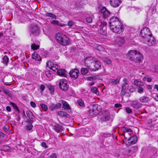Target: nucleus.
Masks as SVG:
<instances>
[{
  "label": "nucleus",
  "instance_id": "f257e3e1",
  "mask_svg": "<svg viewBox=\"0 0 158 158\" xmlns=\"http://www.w3.org/2000/svg\"><path fill=\"white\" fill-rule=\"evenodd\" d=\"M109 24L110 30L115 33L120 34L124 31L123 24L117 17H111L109 20Z\"/></svg>",
  "mask_w": 158,
  "mask_h": 158
},
{
  "label": "nucleus",
  "instance_id": "37998d69",
  "mask_svg": "<svg viewBox=\"0 0 158 158\" xmlns=\"http://www.w3.org/2000/svg\"><path fill=\"white\" fill-rule=\"evenodd\" d=\"M3 148V150L5 151H9L11 149L10 147L7 145H4Z\"/></svg>",
  "mask_w": 158,
  "mask_h": 158
},
{
  "label": "nucleus",
  "instance_id": "052dcab7",
  "mask_svg": "<svg viewBox=\"0 0 158 158\" xmlns=\"http://www.w3.org/2000/svg\"><path fill=\"white\" fill-rule=\"evenodd\" d=\"M5 134L2 132H0V138H3L5 137Z\"/></svg>",
  "mask_w": 158,
  "mask_h": 158
},
{
  "label": "nucleus",
  "instance_id": "1a4fd4ad",
  "mask_svg": "<svg viewBox=\"0 0 158 158\" xmlns=\"http://www.w3.org/2000/svg\"><path fill=\"white\" fill-rule=\"evenodd\" d=\"M143 41L145 44L149 46L154 45L156 43V40L152 35L147 39H145Z\"/></svg>",
  "mask_w": 158,
  "mask_h": 158
},
{
  "label": "nucleus",
  "instance_id": "6e6552de",
  "mask_svg": "<svg viewBox=\"0 0 158 158\" xmlns=\"http://www.w3.org/2000/svg\"><path fill=\"white\" fill-rule=\"evenodd\" d=\"M101 62L95 58L90 70L92 71H96L101 68Z\"/></svg>",
  "mask_w": 158,
  "mask_h": 158
},
{
  "label": "nucleus",
  "instance_id": "58836bf2",
  "mask_svg": "<svg viewBox=\"0 0 158 158\" xmlns=\"http://www.w3.org/2000/svg\"><path fill=\"white\" fill-rule=\"evenodd\" d=\"M77 103L80 106L84 107L85 105L83 101L81 100H78L77 102Z\"/></svg>",
  "mask_w": 158,
  "mask_h": 158
},
{
  "label": "nucleus",
  "instance_id": "39448f33",
  "mask_svg": "<svg viewBox=\"0 0 158 158\" xmlns=\"http://www.w3.org/2000/svg\"><path fill=\"white\" fill-rule=\"evenodd\" d=\"M62 105L63 109H70L69 104L66 101L64 100L60 101L56 105L53 104V106L55 108V109H58L61 107Z\"/></svg>",
  "mask_w": 158,
  "mask_h": 158
},
{
  "label": "nucleus",
  "instance_id": "7ed1b4c3",
  "mask_svg": "<svg viewBox=\"0 0 158 158\" xmlns=\"http://www.w3.org/2000/svg\"><path fill=\"white\" fill-rule=\"evenodd\" d=\"M56 38L58 42L62 45H66L70 43L69 37L60 32L56 34Z\"/></svg>",
  "mask_w": 158,
  "mask_h": 158
},
{
  "label": "nucleus",
  "instance_id": "69168bd1",
  "mask_svg": "<svg viewBox=\"0 0 158 158\" xmlns=\"http://www.w3.org/2000/svg\"><path fill=\"white\" fill-rule=\"evenodd\" d=\"M23 114H24L23 116V118H26L27 117H26V116L25 115V111H24V110H23Z\"/></svg>",
  "mask_w": 158,
  "mask_h": 158
},
{
  "label": "nucleus",
  "instance_id": "cd10ccee",
  "mask_svg": "<svg viewBox=\"0 0 158 158\" xmlns=\"http://www.w3.org/2000/svg\"><path fill=\"white\" fill-rule=\"evenodd\" d=\"M99 78V77L98 75H95L87 77V79L89 81H92L94 80L98 79Z\"/></svg>",
  "mask_w": 158,
  "mask_h": 158
},
{
  "label": "nucleus",
  "instance_id": "9d476101",
  "mask_svg": "<svg viewBox=\"0 0 158 158\" xmlns=\"http://www.w3.org/2000/svg\"><path fill=\"white\" fill-rule=\"evenodd\" d=\"M123 81L124 84H123L122 86V89L121 94L122 95H123L128 89V84L127 83L128 81L126 78L124 79Z\"/></svg>",
  "mask_w": 158,
  "mask_h": 158
},
{
  "label": "nucleus",
  "instance_id": "20e7f679",
  "mask_svg": "<svg viewBox=\"0 0 158 158\" xmlns=\"http://www.w3.org/2000/svg\"><path fill=\"white\" fill-rule=\"evenodd\" d=\"M140 35L143 39V40H145V39H147L152 35L149 29L146 27L143 28L141 30Z\"/></svg>",
  "mask_w": 158,
  "mask_h": 158
},
{
  "label": "nucleus",
  "instance_id": "a19ab883",
  "mask_svg": "<svg viewBox=\"0 0 158 158\" xmlns=\"http://www.w3.org/2000/svg\"><path fill=\"white\" fill-rule=\"evenodd\" d=\"M52 73V71H47L45 72V74L47 77H50Z\"/></svg>",
  "mask_w": 158,
  "mask_h": 158
},
{
  "label": "nucleus",
  "instance_id": "a211bd4d",
  "mask_svg": "<svg viewBox=\"0 0 158 158\" xmlns=\"http://www.w3.org/2000/svg\"><path fill=\"white\" fill-rule=\"evenodd\" d=\"M101 11L102 14L103 15V17L105 18H106L110 15V12L105 7L102 8L101 10Z\"/></svg>",
  "mask_w": 158,
  "mask_h": 158
},
{
  "label": "nucleus",
  "instance_id": "412c9836",
  "mask_svg": "<svg viewBox=\"0 0 158 158\" xmlns=\"http://www.w3.org/2000/svg\"><path fill=\"white\" fill-rule=\"evenodd\" d=\"M53 129L57 133L60 132L63 129L62 126L57 124L53 126Z\"/></svg>",
  "mask_w": 158,
  "mask_h": 158
},
{
  "label": "nucleus",
  "instance_id": "aec40b11",
  "mask_svg": "<svg viewBox=\"0 0 158 158\" xmlns=\"http://www.w3.org/2000/svg\"><path fill=\"white\" fill-rule=\"evenodd\" d=\"M57 73L58 75L64 77H66L67 74V72L64 69H58Z\"/></svg>",
  "mask_w": 158,
  "mask_h": 158
},
{
  "label": "nucleus",
  "instance_id": "3c124183",
  "mask_svg": "<svg viewBox=\"0 0 158 158\" xmlns=\"http://www.w3.org/2000/svg\"><path fill=\"white\" fill-rule=\"evenodd\" d=\"M139 88L138 90V92L139 93H142L143 92L144 89H143L141 87H139Z\"/></svg>",
  "mask_w": 158,
  "mask_h": 158
},
{
  "label": "nucleus",
  "instance_id": "0eeeda50",
  "mask_svg": "<svg viewBox=\"0 0 158 158\" xmlns=\"http://www.w3.org/2000/svg\"><path fill=\"white\" fill-rule=\"evenodd\" d=\"M59 85L60 88L63 90H67L69 88L68 81L65 79H61L59 81Z\"/></svg>",
  "mask_w": 158,
  "mask_h": 158
},
{
  "label": "nucleus",
  "instance_id": "603ef678",
  "mask_svg": "<svg viewBox=\"0 0 158 158\" xmlns=\"http://www.w3.org/2000/svg\"><path fill=\"white\" fill-rule=\"evenodd\" d=\"M49 158H56L57 155L56 153H53L52 154L49 156Z\"/></svg>",
  "mask_w": 158,
  "mask_h": 158
},
{
  "label": "nucleus",
  "instance_id": "393cba45",
  "mask_svg": "<svg viewBox=\"0 0 158 158\" xmlns=\"http://www.w3.org/2000/svg\"><path fill=\"white\" fill-rule=\"evenodd\" d=\"M142 104L140 103H137L136 102H134L131 104L132 106L134 108H139L142 107Z\"/></svg>",
  "mask_w": 158,
  "mask_h": 158
},
{
  "label": "nucleus",
  "instance_id": "f3484780",
  "mask_svg": "<svg viewBox=\"0 0 158 158\" xmlns=\"http://www.w3.org/2000/svg\"><path fill=\"white\" fill-rule=\"evenodd\" d=\"M122 0H110V5L113 7H117L121 4Z\"/></svg>",
  "mask_w": 158,
  "mask_h": 158
},
{
  "label": "nucleus",
  "instance_id": "b1692460",
  "mask_svg": "<svg viewBox=\"0 0 158 158\" xmlns=\"http://www.w3.org/2000/svg\"><path fill=\"white\" fill-rule=\"evenodd\" d=\"M32 59H35L38 61H40L41 60V58L40 56L37 53H34L32 55Z\"/></svg>",
  "mask_w": 158,
  "mask_h": 158
},
{
  "label": "nucleus",
  "instance_id": "338daca9",
  "mask_svg": "<svg viewBox=\"0 0 158 158\" xmlns=\"http://www.w3.org/2000/svg\"><path fill=\"white\" fill-rule=\"evenodd\" d=\"M155 99L156 101H158V95H156L155 96Z\"/></svg>",
  "mask_w": 158,
  "mask_h": 158
},
{
  "label": "nucleus",
  "instance_id": "72a5a7b5",
  "mask_svg": "<svg viewBox=\"0 0 158 158\" xmlns=\"http://www.w3.org/2000/svg\"><path fill=\"white\" fill-rule=\"evenodd\" d=\"M31 47L32 49L35 50L38 49L39 48L40 46L39 45H36L35 44H31Z\"/></svg>",
  "mask_w": 158,
  "mask_h": 158
},
{
  "label": "nucleus",
  "instance_id": "f03ea898",
  "mask_svg": "<svg viewBox=\"0 0 158 158\" xmlns=\"http://www.w3.org/2000/svg\"><path fill=\"white\" fill-rule=\"evenodd\" d=\"M128 56L130 60L135 62H140L143 59L142 54L136 50H131L129 52Z\"/></svg>",
  "mask_w": 158,
  "mask_h": 158
},
{
  "label": "nucleus",
  "instance_id": "c03bdc74",
  "mask_svg": "<svg viewBox=\"0 0 158 158\" xmlns=\"http://www.w3.org/2000/svg\"><path fill=\"white\" fill-rule=\"evenodd\" d=\"M74 25V23L71 20L69 21L68 23V25L70 27H71L73 26Z\"/></svg>",
  "mask_w": 158,
  "mask_h": 158
},
{
  "label": "nucleus",
  "instance_id": "c9c22d12",
  "mask_svg": "<svg viewBox=\"0 0 158 158\" xmlns=\"http://www.w3.org/2000/svg\"><path fill=\"white\" fill-rule=\"evenodd\" d=\"M120 78H117L115 80H112L110 81L113 85H116L119 83Z\"/></svg>",
  "mask_w": 158,
  "mask_h": 158
},
{
  "label": "nucleus",
  "instance_id": "4d7b16f0",
  "mask_svg": "<svg viewBox=\"0 0 158 158\" xmlns=\"http://www.w3.org/2000/svg\"><path fill=\"white\" fill-rule=\"evenodd\" d=\"M30 105L33 108H35L36 107V104L33 102L31 101L30 102Z\"/></svg>",
  "mask_w": 158,
  "mask_h": 158
},
{
  "label": "nucleus",
  "instance_id": "09e8293b",
  "mask_svg": "<svg viewBox=\"0 0 158 158\" xmlns=\"http://www.w3.org/2000/svg\"><path fill=\"white\" fill-rule=\"evenodd\" d=\"M40 106L42 109H48L47 106L44 104L40 103Z\"/></svg>",
  "mask_w": 158,
  "mask_h": 158
},
{
  "label": "nucleus",
  "instance_id": "e433bc0d",
  "mask_svg": "<svg viewBox=\"0 0 158 158\" xmlns=\"http://www.w3.org/2000/svg\"><path fill=\"white\" fill-rule=\"evenodd\" d=\"M91 91L96 94H98V89L96 87H94L91 89Z\"/></svg>",
  "mask_w": 158,
  "mask_h": 158
},
{
  "label": "nucleus",
  "instance_id": "4c0bfd02",
  "mask_svg": "<svg viewBox=\"0 0 158 158\" xmlns=\"http://www.w3.org/2000/svg\"><path fill=\"white\" fill-rule=\"evenodd\" d=\"M48 88L50 90L51 94H53L54 91V89L53 87L51 85H49L48 86Z\"/></svg>",
  "mask_w": 158,
  "mask_h": 158
},
{
  "label": "nucleus",
  "instance_id": "9b49d317",
  "mask_svg": "<svg viewBox=\"0 0 158 158\" xmlns=\"http://www.w3.org/2000/svg\"><path fill=\"white\" fill-rule=\"evenodd\" d=\"M46 65L47 66L49 67L53 71L57 70L59 67L58 65L53 61H48L47 62Z\"/></svg>",
  "mask_w": 158,
  "mask_h": 158
},
{
  "label": "nucleus",
  "instance_id": "e2e57ef3",
  "mask_svg": "<svg viewBox=\"0 0 158 158\" xmlns=\"http://www.w3.org/2000/svg\"><path fill=\"white\" fill-rule=\"evenodd\" d=\"M126 112L127 113H131L132 112L131 109H125Z\"/></svg>",
  "mask_w": 158,
  "mask_h": 158
},
{
  "label": "nucleus",
  "instance_id": "13d9d810",
  "mask_svg": "<svg viewBox=\"0 0 158 158\" xmlns=\"http://www.w3.org/2000/svg\"><path fill=\"white\" fill-rule=\"evenodd\" d=\"M122 105L120 104H116L114 105V108H117L121 107Z\"/></svg>",
  "mask_w": 158,
  "mask_h": 158
},
{
  "label": "nucleus",
  "instance_id": "dca6fc26",
  "mask_svg": "<svg viewBox=\"0 0 158 158\" xmlns=\"http://www.w3.org/2000/svg\"><path fill=\"white\" fill-rule=\"evenodd\" d=\"M30 31L31 33L34 35H38L39 34V29L38 26L36 25H33L31 27Z\"/></svg>",
  "mask_w": 158,
  "mask_h": 158
},
{
  "label": "nucleus",
  "instance_id": "5fc2aeb1",
  "mask_svg": "<svg viewBox=\"0 0 158 158\" xmlns=\"http://www.w3.org/2000/svg\"><path fill=\"white\" fill-rule=\"evenodd\" d=\"M143 80L144 81H147L148 82H150L152 81V79L150 77H144L143 78Z\"/></svg>",
  "mask_w": 158,
  "mask_h": 158
},
{
  "label": "nucleus",
  "instance_id": "c85d7f7f",
  "mask_svg": "<svg viewBox=\"0 0 158 158\" xmlns=\"http://www.w3.org/2000/svg\"><path fill=\"white\" fill-rule=\"evenodd\" d=\"M134 84L135 85L138 87L142 86L144 85L142 82L137 80H135L134 81Z\"/></svg>",
  "mask_w": 158,
  "mask_h": 158
},
{
  "label": "nucleus",
  "instance_id": "ea45409f",
  "mask_svg": "<svg viewBox=\"0 0 158 158\" xmlns=\"http://www.w3.org/2000/svg\"><path fill=\"white\" fill-rule=\"evenodd\" d=\"M47 15L48 16L50 17H52L53 19H56V16L53 14L50 13H48L47 14Z\"/></svg>",
  "mask_w": 158,
  "mask_h": 158
},
{
  "label": "nucleus",
  "instance_id": "79ce46f5",
  "mask_svg": "<svg viewBox=\"0 0 158 158\" xmlns=\"http://www.w3.org/2000/svg\"><path fill=\"white\" fill-rule=\"evenodd\" d=\"M51 23L54 25H60V23L58 21L56 20H53L51 22Z\"/></svg>",
  "mask_w": 158,
  "mask_h": 158
},
{
  "label": "nucleus",
  "instance_id": "a18cd8bd",
  "mask_svg": "<svg viewBox=\"0 0 158 158\" xmlns=\"http://www.w3.org/2000/svg\"><path fill=\"white\" fill-rule=\"evenodd\" d=\"M96 48L97 50L100 51L103 50L104 49L103 47L100 45L97 46Z\"/></svg>",
  "mask_w": 158,
  "mask_h": 158
},
{
  "label": "nucleus",
  "instance_id": "ddd939ff",
  "mask_svg": "<svg viewBox=\"0 0 158 158\" xmlns=\"http://www.w3.org/2000/svg\"><path fill=\"white\" fill-rule=\"evenodd\" d=\"M34 122L32 119H28L26 121V124L24 128L27 131H31L33 127L32 123Z\"/></svg>",
  "mask_w": 158,
  "mask_h": 158
},
{
  "label": "nucleus",
  "instance_id": "774afa93",
  "mask_svg": "<svg viewBox=\"0 0 158 158\" xmlns=\"http://www.w3.org/2000/svg\"><path fill=\"white\" fill-rule=\"evenodd\" d=\"M94 84V82H92V83H89V86H92Z\"/></svg>",
  "mask_w": 158,
  "mask_h": 158
},
{
  "label": "nucleus",
  "instance_id": "bb28decb",
  "mask_svg": "<svg viewBox=\"0 0 158 158\" xmlns=\"http://www.w3.org/2000/svg\"><path fill=\"white\" fill-rule=\"evenodd\" d=\"M9 58L6 56H3L2 57V62L3 64L6 65H7L8 62Z\"/></svg>",
  "mask_w": 158,
  "mask_h": 158
},
{
  "label": "nucleus",
  "instance_id": "4be33fe9",
  "mask_svg": "<svg viewBox=\"0 0 158 158\" xmlns=\"http://www.w3.org/2000/svg\"><path fill=\"white\" fill-rule=\"evenodd\" d=\"M139 101L142 102L147 103L150 101V99L148 97L143 96L140 98Z\"/></svg>",
  "mask_w": 158,
  "mask_h": 158
},
{
  "label": "nucleus",
  "instance_id": "6e6d98bb",
  "mask_svg": "<svg viewBox=\"0 0 158 158\" xmlns=\"http://www.w3.org/2000/svg\"><path fill=\"white\" fill-rule=\"evenodd\" d=\"M10 104V105L13 107L14 109H18L16 105L14 103L11 102Z\"/></svg>",
  "mask_w": 158,
  "mask_h": 158
},
{
  "label": "nucleus",
  "instance_id": "2eb2a0df",
  "mask_svg": "<svg viewBox=\"0 0 158 158\" xmlns=\"http://www.w3.org/2000/svg\"><path fill=\"white\" fill-rule=\"evenodd\" d=\"M137 140V137L136 135H133L127 140V145L130 146L136 143Z\"/></svg>",
  "mask_w": 158,
  "mask_h": 158
},
{
  "label": "nucleus",
  "instance_id": "a878e982",
  "mask_svg": "<svg viewBox=\"0 0 158 158\" xmlns=\"http://www.w3.org/2000/svg\"><path fill=\"white\" fill-rule=\"evenodd\" d=\"M107 23L105 22H102L101 23V24L100 26V31L102 30L105 31L106 29V25Z\"/></svg>",
  "mask_w": 158,
  "mask_h": 158
},
{
  "label": "nucleus",
  "instance_id": "f8f14e48",
  "mask_svg": "<svg viewBox=\"0 0 158 158\" xmlns=\"http://www.w3.org/2000/svg\"><path fill=\"white\" fill-rule=\"evenodd\" d=\"M79 70L77 69H73L69 72L70 77L74 79L77 78L79 76Z\"/></svg>",
  "mask_w": 158,
  "mask_h": 158
},
{
  "label": "nucleus",
  "instance_id": "473e14b6",
  "mask_svg": "<svg viewBox=\"0 0 158 158\" xmlns=\"http://www.w3.org/2000/svg\"><path fill=\"white\" fill-rule=\"evenodd\" d=\"M117 40L118 42L120 44H123L124 42V38L122 37H119L117 39Z\"/></svg>",
  "mask_w": 158,
  "mask_h": 158
},
{
  "label": "nucleus",
  "instance_id": "4468645a",
  "mask_svg": "<svg viewBox=\"0 0 158 158\" xmlns=\"http://www.w3.org/2000/svg\"><path fill=\"white\" fill-rule=\"evenodd\" d=\"M102 111V117L101 118L102 121H106L109 120L110 118V114L109 112L106 110Z\"/></svg>",
  "mask_w": 158,
  "mask_h": 158
},
{
  "label": "nucleus",
  "instance_id": "7c9ffc66",
  "mask_svg": "<svg viewBox=\"0 0 158 158\" xmlns=\"http://www.w3.org/2000/svg\"><path fill=\"white\" fill-rule=\"evenodd\" d=\"M26 114L30 119H32L34 117L32 113L29 110H28L26 111Z\"/></svg>",
  "mask_w": 158,
  "mask_h": 158
},
{
  "label": "nucleus",
  "instance_id": "49530a36",
  "mask_svg": "<svg viewBox=\"0 0 158 158\" xmlns=\"http://www.w3.org/2000/svg\"><path fill=\"white\" fill-rule=\"evenodd\" d=\"M104 61L108 64H110L111 63V61L109 59L105 58L104 59Z\"/></svg>",
  "mask_w": 158,
  "mask_h": 158
},
{
  "label": "nucleus",
  "instance_id": "c756f323",
  "mask_svg": "<svg viewBox=\"0 0 158 158\" xmlns=\"http://www.w3.org/2000/svg\"><path fill=\"white\" fill-rule=\"evenodd\" d=\"M123 129H124V130L123 131V133L122 135L124 136L125 139H126L127 138H125L124 133L128 132H133V131L132 130V129L131 128H128L125 127H123Z\"/></svg>",
  "mask_w": 158,
  "mask_h": 158
},
{
  "label": "nucleus",
  "instance_id": "2f4dec72",
  "mask_svg": "<svg viewBox=\"0 0 158 158\" xmlns=\"http://www.w3.org/2000/svg\"><path fill=\"white\" fill-rule=\"evenodd\" d=\"M155 126L151 119H149L148 121V126L151 128Z\"/></svg>",
  "mask_w": 158,
  "mask_h": 158
},
{
  "label": "nucleus",
  "instance_id": "0e129e2a",
  "mask_svg": "<svg viewBox=\"0 0 158 158\" xmlns=\"http://www.w3.org/2000/svg\"><path fill=\"white\" fill-rule=\"evenodd\" d=\"M154 88L156 89L158 91V85H155L154 86Z\"/></svg>",
  "mask_w": 158,
  "mask_h": 158
},
{
  "label": "nucleus",
  "instance_id": "f704fd0d",
  "mask_svg": "<svg viewBox=\"0 0 158 158\" xmlns=\"http://www.w3.org/2000/svg\"><path fill=\"white\" fill-rule=\"evenodd\" d=\"M88 72V69L85 68H82L81 69V73L82 74L85 75Z\"/></svg>",
  "mask_w": 158,
  "mask_h": 158
},
{
  "label": "nucleus",
  "instance_id": "680f3d73",
  "mask_svg": "<svg viewBox=\"0 0 158 158\" xmlns=\"http://www.w3.org/2000/svg\"><path fill=\"white\" fill-rule=\"evenodd\" d=\"M42 146L43 147H44L45 148H47L48 147V146L45 142H43L42 143Z\"/></svg>",
  "mask_w": 158,
  "mask_h": 158
},
{
  "label": "nucleus",
  "instance_id": "8fccbe9b",
  "mask_svg": "<svg viewBox=\"0 0 158 158\" xmlns=\"http://www.w3.org/2000/svg\"><path fill=\"white\" fill-rule=\"evenodd\" d=\"M86 21L87 22L91 23L92 21V19L90 17H87L86 18Z\"/></svg>",
  "mask_w": 158,
  "mask_h": 158
},
{
  "label": "nucleus",
  "instance_id": "864d4df0",
  "mask_svg": "<svg viewBox=\"0 0 158 158\" xmlns=\"http://www.w3.org/2000/svg\"><path fill=\"white\" fill-rule=\"evenodd\" d=\"M45 86L43 85H41L40 87V89L41 92H42L44 89Z\"/></svg>",
  "mask_w": 158,
  "mask_h": 158
},
{
  "label": "nucleus",
  "instance_id": "bf43d9fd",
  "mask_svg": "<svg viewBox=\"0 0 158 158\" xmlns=\"http://www.w3.org/2000/svg\"><path fill=\"white\" fill-rule=\"evenodd\" d=\"M155 72H158V65H155L154 67V70H153Z\"/></svg>",
  "mask_w": 158,
  "mask_h": 158
},
{
  "label": "nucleus",
  "instance_id": "423d86ee",
  "mask_svg": "<svg viewBox=\"0 0 158 158\" xmlns=\"http://www.w3.org/2000/svg\"><path fill=\"white\" fill-rule=\"evenodd\" d=\"M95 59V58L92 56L87 57L84 60L85 65L90 70V67L93 65Z\"/></svg>",
  "mask_w": 158,
  "mask_h": 158
},
{
  "label": "nucleus",
  "instance_id": "de8ad7c7",
  "mask_svg": "<svg viewBox=\"0 0 158 158\" xmlns=\"http://www.w3.org/2000/svg\"><path fill=\"white\" fill-rule=\"evenodd\" d=\"M3 130L6 132H7L9 130V126L8 125H6L3 128Z\"/></svg>",
  "mask_w": 158,
  "mask_h": 158
},
{
  "label": "nucleus",
  "instance_id": "5701e85b",
  "mask_svg": "<svg viewBox=\"0 0 158 158\" xmlns=\"http://www.w3.org/2000/svg\"><path fill=\"white\" fill-rule=\"evenodd\" d=\"M58 114L60 116L68 118H69L70 117V116L69 114L64 111H59L58 112Z\"/></svg>",
  "mask_w": 158,
  "mask_h": 158
},
{
  "label": "nucleus",
  "instance_id": "6ab92c4d",
  "mask_svg": "<svg viewBox=\"0 0 158 158\" xmlns=\"http://www.w3.org/2000/svg\"><path fill=\"white\" fill-rule=\"evenodd\" d=\"M101 109H89V112L90 115L94 116L98 114L100 112H102Z\"/></svg>",
  "mask_w": 158,
  "mask_h": 158
}]
</instances>
